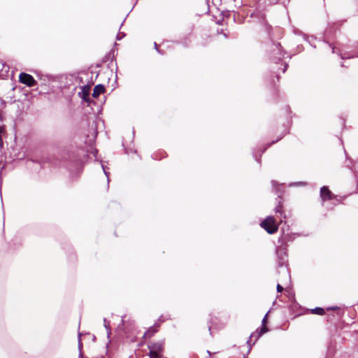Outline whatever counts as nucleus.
Masks as SVG:
<instances>
[{
    "instance_id": "1",
    "label": "nucleus",
    "mask_w": 358,
    "mask_h": 358,
    "mask_svg": "<svg viewBox=\"0 0 358 358\" xmlns=\"http://www.w3.org/2000/svg\"><path fill=\"white\" fill-rule=\"evenodd\" d=\"M261 227L269 234L275 233L278 229V224L273 216H268L261 223Z\"/></svg>"
},
{
    "instance_id": "2",
    "label": "nucleus",
    "mask_w": 358,
    "mask_h": 358,
    "mask_svg": "<svg viewBox=\"0 0 358 358\" xmlns=\"http://www.w3.org/2000/svg\"><path fill=\"white\" fill-rule=\"evenodd\" d=\"M164 345L162 343H155L148 345L150 358H160L161 353L163 351Z\"/></svg>"
},
{
    "instance_id": "3",
    "label": "nucleus",
    "mask_w": 358,
    "mask_h": 358,
    "mask_svg": "<svg viewBox=\"0 0 358 358\" xmlns=\"http://www.w3.org/2000/svg\"><path fill=\"white\" fill-rule=\"evenodd\" d=\"M19 80L21 83L25 84L28 87H34L37 83L32 76L26 73H21L20 74Z\"/></svg>"
},
{
    "instance_id": "4",
    "label": "nucleus",
    "mask_w": 358,
    "mask_h": 358,
    "mask_svg": "<svg viewBox=\"0 0 358 358\" xmlns=\"http://www.w3.org/2000/svg\"><path fill=\"white\" fill-rule=\"evenodd\" d=\"M90 87L89 85H84L81 88V91L78 92L79 96L86 102L90 101Z\"/></svg>"
},
{
    "instance_id": "5",
    "label": "nucleus",
    "mask_w": 358,
    "mask_h": 358,
    "mask_svg": "<svg viewBox=\"0 0 358 358\" xmlns=\"http://www.w3.org/2000/svg\"><path fill=\"white\" fill-rule=\"evenodd\" d=\"M320 196L322 201L330 200L332 197V194L327 187L324 186L320 189Z\"/></svg>"
},
{
    "instance_id": "6",
    "label": "nucleus",
    "mask_w": 358,
    "mask_h": 358,
    "mask_svg": "<svg viewBox=\"0 0 358 358\" xmlns=\"http://www.w3.org/2000/svg\"><path fill=\"white\" fill-rule=\"evenodd\" d=\"M273 53L274 57L279 60L284 57V53L282 52V47L280 43L274 44Z\"/></svg>"
},
{
    "instance_id": "7",
    "label": "nucleus",
    "mask_w": 358,
    "mask_h": 358,
    "mask_svg": "<svg viewBox=\"0 0 358 358\" xmlns=\"http://www.w3.org/2000/svg\"><path fill=\"white\" fill-rule=\"evenodd\" d=\"M122 325L124 327L125 331H130L134 326V322L131 320H126V316L122 317Z\"/></svg>"
},
{
    "instance_id": "8",
    "label": "nucleus",
    "mask_w": 358,
    "mask_h": 358,
    "mask_svg": "<svg viewBox=\"0 0 358 358\" xmlns=\"http://www.w3.org/2000/svg\"><path fill=\"white\" fill-rule=\"evenodd\" d=\"M105 92V87L103 85H97L94 87L92 96L94 98H97L100 94Z\"/></svg>"
},
{
    "instance_id": "9",
    "label": "nucleus",
    "mask_w": 358,
    "mask_h": 358,
    "mask_svg": "<svg viewBox=\"0 0 358 358\" xmlns=\"http://www.w3.org/2000/svg\"><path fill=\"white\" fill-rule=\"evenodd\" d=\"M267 316H268V313L266 314V315L264 316V317L263 318V320L262 321V327L261 329L260 332H259L258 335L257 336V338L256 339H258L263 334H264V333H266L267 331V328L266 327Z\"/></svg>"
},
{
    "instance_id": "10",
    "label": "nucleus",
    "mask_w": 358,
    "mask_h": 358,
    "mask_svg": "<svg viewBox=\"0 0 358 358\" xmlns=\"http://www.w3.org/2000/svg\"><path fill=\"white\" fill-rule=\"evenodd\" d=\"M157 330L155 328V327H151L150 328L148 331H146L143 335V337L147 338H150L152 337L155 333L157 331Z\"/></svg>"
},
{
    "instance_id": "11",
    "label": "nucleus",
    "mask_w": 358,
    "mask_h": 358,
    "mask_svg": "<svg viewBox=\"0 0 358 358\" xmlns=\"http://www.w3.org/2000/svg\"><path fill=\"white\" fill-rule=\"evenodd\" d=\"M311 313L313 314L322 315L324 314V310L322 308H315L311 310Z\"/></svg>"
},
{
    "instance_id": "12",
    "label": "nucleus",
    "mask_w": 358,
    "mask_h": 358,
    "mask_svg": "<svg viewBox=\"0 0 358 358\" xmlns=\"http://www.w3.org/2000/svg\"><path fill=\"white\" fill-rule=\"evenodd\" d=\"M103 322H104V327L107 329L108 336H109V335L111 334V330H110V328L109 326V322L107 321L106 319L103 320Z\"/></svg>"
},
{
    "instance_id": "13",
    "label": "nucleus",
    "mask_w": 358,
    "mask_h": 358,
    "mask_svg": "<svg viewBox=\"0 0 358 358\" xmlns=\"http://www.w3.org/2000/svg\"><path fill=\"white\" fill-rule=\"evenodd\" d=\"M258 334H259V333H257V332H255V333H252V334L250 335V336L249 339H248V341H247V343H248L250 346L251 345L250 342H251V341H252V338L253 337H255V338H257V336L258 335ZM257 340V339H255V341H253V343H255V341H256Z\"/></svg>"
},
{
    "instance_id": "14",
    "label": "nucleus",
    "mask_w": 358,
    "mask_h": 358,
    "mask_svg": "<svg viewBox=\"0 0 358 358\" xmlns=\"http://www.w3.org/2000/svg\"><path fill=\"white\" fill-rule=\"evenodd\" d=\"M5 132L3 127L0 126V148L3 147V143L2 139V134Z\"/></svg>"
},
{
    "instance_id": "15",
    "label": "nucleus",
    "mask_w": 358,
    "mask_h": 358,
    "mask_svg": "<svg viewBox=\"0 0 358 358\" xmlns=\"http://www.w3.org/2000/svg\"><path fill=\"white\" fill-rule=\"evenodd\" d=\"M275 213H280L281 215H282V206L279 203V204L275 208Z\"/></svg>"
},
{
    "instance_id": "16",
    "label": "nucleus",
    "mask_w": 358,
    "mask_h": 358,
    "mask_svg": "<svg viewBox=\"0 0 358 358\" xmlns=\"http://www.w3.org/2000/svg\"><path fill=\"white\" fill-rule=\"evenodd\" d=\"M283 290V287L282 285H280V284H278L277 285V291L278 292H282Z\"/></svg>"
},
{
    "instance_id": "17",
    "label": "nucleus",
    "mask_w": 358,
    "mask_h": 358,
    "mask_svg": "<svg viewBox=\"0 0 358 358\" xmlns=\"http://www.w3.org/2000/svg\"><path fill=\"white\" fill-rule=\"evenodd\" d=\"M283 272L287 274L288 279H290V275L288 273V271L287 268H282Z\"/></svg>"
},
{
    "instance_id": "18",
    "label": "nucleus",
    "mask_w": 358,
    "mask_h": 358,
    "mask_svg": "<svg viewBox=\"0 0 358 358\" xmlns=\"http://www.w3.org/2000/svg\"><path fill=\"white\" fill-rule=\"evenodd\" d=\"M102 169H103V172H104L105 175H106V176H107V178H108V180H109V179H108V173L106 171L105 167H104V166H103V165H102Z\"/></svg>"
},
{
    "instance_id": "19",
    "label": "nucleus",
    "mask_w": 358,
    "mask_h": 358,
    "mask_svg": "<svg viewBox=\"0 0 358 358\" xmlns=\"http://www.w3.org/2000/svg\"><path fill=\"white\" fill-rule=\"evenodd\" d=\"M82 346V343H81V341H80V334H79V348H80Z\"/></svg>"
},
{
    "instance_id": "20",
    "label": "nucleus",
    "mask_w": 358,
    "mask_h": 358,
    "mask_svg": "<svg viewBox=\"0 0 358 358\" xmlns=\"http://www.w3.org/2000/svg\"><path fill=\"white\" fill-rule=\"evenodd\" d=\"M155 48L158 52H159V51L158 50V49H157V44L156 43H155Z\"/></svg>"
},
{
    "instance_id": "21",
    "label": "nucleus",
    "mask_w": 358,
    "mask_h": 358,
    "mask_svg": "<svg viewBox=\"0 0 358 358\" xmlns=\"http://www.w3.org/2000/svg\"><path fill=\"white\" fill-rule=\"evenodd\" d=\"M286 69H287V65H285V69H283V72H285L286 71Z\"/></svg>"
},
{
    "instance_id": "22",
    "label": "nucleus",
    "mask_w": 358,
    "mask_h": 358,
    "mask_svg": "<svg viewBox=\"0 0 358 358\" xmlns=\"http://www.w3.org/2000/svg\"><path fill=\"white\" fill-rule=\"evenodd\" d=\"M117 40H120V38L119 37V36H118V35L117 36Z\"/></svg>"
},
{
    "instance_id": "23",
    "label": "nucleus",
    "mask_w": 358,
    "mask_h": 358,
    "mask_svg": "<svg viewBox=\"0 0 358 358\" xmlns=\"http://www.w3.org/2000/svg\"><path fill=\"white\" fill-rule=\"evenodd\" d=\"M283 222L282 219H280V222Z\"/></svg>"
},
{
    "instance_id": "24",
    "label": "nucleus",
    "mask_w": 358,
    "mask_h": 358,
    "mask_svg": "<svg viewBox=\"0 0 358 358\" xmlns=\"http://www.w3.org/2000/svg\"><path fill=\"white\" fill-rule=\"evenodd\" d=\"M329 309L335 310L336 308H330Z\"/></svg>"
},
{
    "instance_id": "25",
    "label": "nucleus",
    "mask_w": 358,
    "mask_h": 358,
    "mask_svg": "<svg viewBox=\"0 0 358 358\" xmlns=\"http://www.w3.org/2000/svg\"><path fill=\"white\" fill-rule=\"evenodd\" d=\"M131 358H132V357H131Z\"/></svg>"
}]
</instances>
